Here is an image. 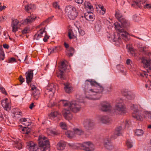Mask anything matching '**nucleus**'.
Wrapping results in <instances>:
<instances>
[{"label": "nucleus", "instance_id": "f257e3e1", "mask_svg": "<svg viewBox=\"0 0 151 151\" xmlns=\"http://www.w3.org/2000/svg\"><path fill=\"white\" fill-rule=\"evenodd\" d=\"M118 21L121 23V25L118 22H115L114 24L116 30L119 32V35L117 36V37H114V41L116 43L117 45H119L122 43L120 37H122L123 40L126 42L128 41L130 39L129 35L124 29V28L129 26V22L124 17L119 19Z\"/></svg>", "mask_w": 151, "mask_h": 151}, {"label": "nucleus", "instance_id": "f03ea898", "mask_svg": "<svg viewBox=\"0 0 151 151\" xmlns=\"http://www.w3.org/2000/svg\"><path fill=\"white\" fill-rule=\"evenodd\" d=\"M90 85L86 84L85 87V97L89 99L95 100L99 99L104 91V88L99 84L95 88L91 89Z\"/></svg>", "mask_w": 151, "mask_h": 151}, {"label": "nucleus", "instance_id": "7ed1b4c3", "mask_svg": "<svg viewBox=\"0 0 151 151\" xmlns=\"http://www.w3.org/2000/svg\"><path fill=\"white\" fill-rule=\"evenodd\" d=\"M65 15L70 20L76 19L78 14L76 8L70 5H68L65 7Z\"/></svg>", "mask_w": 151, "mask_h": 151}, {"label": "nucleus", "instance_id": "20e7f679", "mask_svg": "<svg viewBox=\"0 0 151 151\" xmlns=\"http://www.w3.org/2000/svg\"><path fill=\"white\" fill-rule=\"evenodd\" d=\"M38 144L41 151H50L49 142L46 137L39 136L38 139Z\"/></svg>", "mask_w": 151, "mask_h": 151}, {"label": "nucleus", "instance_id": "39448f33", "mask_svg": "<svg viewBox=\"0 0 151 151\" xmlns=\"http://www.w3.org/2000/svg\"><path fill=\"white\" fill-rule=\"evenodd\" d=\"M131 108L134 111L132 114V117L138 120L142 121L143 119V112L138 109V106L132 104L131 106Z\"/></svg>", "mask_w": 151, "mask_h": 151}, {"label": "nucleus", "instance_id": "423d86ee", "mask_svg": "<svg viewBox=\"0 0 151 151\" xmlns=\"http://www.w3.org/2000/svg\"><path fill=\"white\" fill-rule=\"evenodd\" d=\"M79 145L81 149L86 151H93L95 150L94 145L90 142H84Z\"/></svg>", "mask_w": 151, "mask_h": 151}, {"label": "nucleus", "instance_id": "0eeeda50", "mask_svg": "<svg viewBox=\"0 0 151 151\" xmlns=\"http://www.w3.org/2000/svg\"><path fill=\"white\" fill-rule=\"evenodd\" d=\"M147 58L142 57L140 58L142 63L143 64L145 67L149 68L151 70V52H149L147 54Z\"/></svg>", "mask_w": 151, "mask_h": 151}, {"label": "nucleus", "instance_id": "6e6552de", "mask_svg": "<svg viewBox=\"0 0 151 151\" xmlns=\"http://www.w3.org/2000/svg\"><path fill=\"white\" fill-rule=\"evenodd\" d=\"M67 66L65 63L64 61H62L61 63V65L59 67V69L60 73L58 74L57 76L60 78L62 80H65L66 79V77L64 75V71H65L67 69Z\"/></svg>", "mask_w": 151, "mask_h": 151}, {"label": "nucleus", "instance_id": "1a4fd4ad", "mask_svg": "<svg viewBox=\"0 0 151 151\" xmlns=\"http://www.w3.org/2000/svg\"><path fill=\"white\" fill-rule=\"evenodd\" d=\"M69 107L72 111L75 113L80 111L81 109L80 103L76 101H71Z\"/></svg>", "mask_w": 151, "mask_h": 151}, {"label": "nucleus", "instance_id": "9d476101", "mask_svg": "<svg viewBox=\"0 0 151 151\" xmlns=\"http://www.w3.org/2000/svg\"><path fill=\"white\" fill-rule=\"evenodd\" d=\"M84 127L86 129H91L94 127L95 123L93 121L90 119H87L83 122Z\"/></svg>", "mask_w": 151, "mask_h": 151}, {"label": "nucleus", "instance_id": "9b49d317", "mask_svg": "<svg viewBox=\"0 0 151 151\" xmlns=\"http://www.w3.org/2000/svg\"><path fill=\"white\" fill-rule=\"evenodd\" d=\"M26 147L30 151H37L38 149L37 145L32 141L27 142Z\"/></svg>", "mask_w": 151, "mask_h": 151}, {"label": "nucleus", "instance_id": "f8f14e48", "mask_svg": "<svg viewBox=\"0 0 151 151\" xmlns=\"http://www.w3.org/2000/svg\"><path fill=\"white\" fill-rule=\"evenodd\" d=\"M99 120L102 123L109 124L111 123V119L107 116L101 115L99 117Z\"/></svg>", "mask_w": 151, "mask_h": 151}, {"label": "nucleus", "instance_id": "ddd939ff", "mask_svg": "<svg viewBox=\"0 0 151 151\" xmlns=\"http://www.w3.org/2000/svg\"><path fill=\"white\" fill-rule=\"evenodd\" d=\"M52 87H49L45 91V94L47 95L50 99H51L53 97L54 93L56 89L54 87V85Z\"/></svg>", "mask_w": 151, "mask_h": 151}, {"label": "nucleus", "instance_id": "4468645a", "mask_svg": "<svg viewBox=\"0 0 151 151\" xmlns=\"http://www.w3.org/2000/svg\"><path fill=\"white\" fill-rule=\"evenodd\" d=\"M30 86L31 87V90L33 91L32 94L35 99L37 100L40 96V92L39 90L37 89L35 86L34 85L31 84Z\"/></svg>", "mask_w": 151, "mask_h": 151}, {"label": "nucleus", "instance_id": "2eb2a0df", "mask_svg": "<svg viewBox=\"0 0 151 151\" xmlns=\"http://www.w3.org/2000/svg\"><path fill=\"white\" fill-rule=\"evenodd\" d=\"M19 22V21L17 19H12L11 26L12 27L13 32H15L18 30V29L20 26Z\"/></svg>", "mask_w": 151, "mask_h": 151}, {"label": "nucleus", "instance_id": "dca6fc26", "mask_svg": "<svg viewBox=\"0 0 151 151\" xmlns=\"http://www.w3.org/2000/svg\"><path fill=\"white\" fill-rule=\"evenodd\" d=\"M62 112V114L65 119L70 120L72 119L73 115L70 110L65 109Z\"/></svg>", "mask_w": 151, "mask_h": 151}, {"label": "nucleus", "instance_id": "f3484780", "mask_svg": "<svg viewBox=\"0 0 151 151\" xmlns=\"http://www.w3.org/2000/svg\"><path fill=\"white\" fill-rule=\"evenodd\" d=\"M122 95L125 96L129 100H132L135 98L134 94L130 91H128L126 90H123L122 91Z\"/></svg>", "mask_w": 151, "mask_h": 151}, {"label": "nucleus", "instance_id": "a211bd4d", "mask_svg": "<svg viewBox=\"0 0 151 151\" xmlns=\"http://www.w3.org/2000/svg\"><path fill=\"white\" fill-rule=\"evenodd\" d=\"M33 70H28L26 73V80L27 83L29 84L32 79L33 77Z\"/></svg>", "mask_w": 151, "mask_h": 151}, {"label": "nucleus", "instance_id": "6ab92c4d", "mask_svg": "<svg viewBox=\"0 0 151 151\" xmlns=\"http://www.w3.org/2000/svg\"><path fill=\"white\" fill-rule=\"evenodd\" d=\"M36 18V17L33 14H31L29 16H28L27 18L24 20L23 24H27L28 23H31L35 21Z\"/></svg>", "mask_w": 151, "mask_h": 151}, {"label": "nucleus", "instance_id": "aec40b11", "mask_svg": "<svg viewBox=\"0 0 151 151\" xmlns=\"http://www.w3.org/2000/svg\"><path fill=\"white\" fill-rule=\"evenodd\" d=\"M115 108L120 114L125 113V107L122 103L117 104L115 105Z\"/></svg>", "mask_w": 151, "mask_h": 151}, {"label": "nucleus", "instance_id": "412c9836", "mask_svg": "<svg viewBox=\"0 0 151 151\" xmlns=\"http://www.w3.org/2000/svg\"><path fill=\"white\" fill-rule=\"evenodd\" d=\"M122 127L119 126L116 127L114 132V134L111 137L112 139H115L117 137L119 136L121 134Z\"/></svg>", "mask_w": 151, "mask_h": 151}, {"label": "nucleus", "instance_id": "4be33fe9", "mask_svg": "<svg viewBox=\"0 0 151 151\" xmlns=\"http://www.w3.org/2000/svg\"><path fill=\"white\" fill-rule=\"evenodd\" d=\"M45 28L41 29L39 30L37 33L34 35V39L37 40H39L42 36V35L45 32Z\"/></svg>", "mask_w": 151, "mask_h": 151}, {"label": "nucleus", "instance_id": "5701e85b", "mask_svg": "<svg viewBox=\"0 0 151 151\" xmlns=\"http://www.w3.org/2000/svg\"><path fill=\"white\" fill-rule=\"evenodd\" d=\"M110 105L108 103L101 104V110L103 111H107L111 109Z\"/></svg>", "mask_w": 151, "mask_h": 151}, {"label": "nucleus", "instance_id": "b1692460", "mask_svg": "<svg viewBox=\"0 0 151 151\" xmlns=\"http://www.w3.org/2000/svg\"><path fill=\"white\" fill-rule=\"evenodd\" d=\"M20 121L26 127H28L30 124V120L29 119L22 118L20 119Z\"/></svg>", "mask_w": 151, "mask_h": 151}, {"label": "nucleus", "instance_id": "393cba45", "mask_svg": "<svg viewBox=\"0 0 151 151\" xmlns=\"http://www.w3.org/2000/svg\"><path fill=\"white\" fill-rule=\"evenodd\" d=\"M77 33L76 30H69L68 32V36L70 39H75L76 38Z\"/></svg>", "mask_w": 151, "mask_h": 151}, {"label": "nucleus", "instance_id": "a878e982", "mask_svg": "<svg viewBox=\"0 0 151 151\" xmlns=\"http://www.w3.org/2000/svg\"><path fill=\"white\" fill-rule=\"evenodd\" d=\"M65 146L66 144L65 142L60 141L58 143L56 147L58 150H63L65 149Z\"/></svg>", "mask_w": 151, "mask_h": 151}, {"label": "nucleus", "instance_id": "bb28decb", "mask_svg": "<svg viewBox=\"0 0 151 151\" xmlns=\"http://www.w3.org/2000/svg\"><path fill=\"white\" fill-rule=\"evenodd\" d=\"M34 8V5L32 4H28L25 6V10L28 13H30L32 11Z\"/></svg>", "mask_w": 151, "mask_h": 151}, {"label": "nucleus", "instance_id": "cd10ccee", "mask_svg": "<svg viewBox=\"0 0 151 151\" xmlns=\"http://www.w3.org/2000/svg\"><path fill=\"white\" fill-rule=\"evenodd\" d=\"M65 86L64 88L65 92L67 93H70L72 90V88L71 86L68 83H64Z\"/></svg>", "mask_w": 151, "mask_h": 151}, {"label": "nucleus", "instance_id": "c85d7f7f", "mask_svg": "<svg viewBox=\"0 0 151 151\" xmlns=\"http://www.w3.org/2000/svg\"><path fill=\"white\" fill-rule=\"evenodd\" d=\"M73 131L74 134L78 135H82L84 134V132L81 129L78 128H74Z\"/></svg>", "mask_w": 151, "mask_h": 151}, {"label": "nucleus", "instance_id": "c756f323", "mask_svg": "<svg viewBox=\"0 0 151 151\" xmlns=\"http://www.w3.org/2000/svg\"><path fill=\"white\" fill-rule=\"evenodd\" d=\"M1 104L2 106L4 108L5 110L7 111H9L11 107L9 103H7L6 101H2Z\"/></svg>", "mask_w": 151, "mask_h": 151}, {"label": "nucleus", "instance_id": "7c9ffc66", "mask_svg": "<svg viewBox=\"0 0 151 151\" xmlns=\"http://www.w3.org/2000/svg\"><path fill=\"white\" fill-rule=\"evenodd\" d=\"M85 17L86 19L88 21H93L94 19V16L92 14L88 13L85 14Z\"/></svg>", "mask_w": 151, "mask_h": 151}, {"label": "nucleus", "instance_id": "2f4dec72", "mask_svg": "<svg viewBox=\"0 0 151 151\" xmlns=\"http://www.w3.org/2000/svg\"><path fill=\"white\" fill-rule=\"evenodd\" d=\"M141 2H138L134 1L132 2L131 5L132 6L135 8H141L142 6L141 5Z\"/></svg>", "mask_w": 151, "mask_h": 151}, {"label": "nucleus", "instance_id": "473e14b6", "mask_svg": "<svg viewBox=\"0 0 151 151\" xmlns=\"http://www.w3.org/2000/svg\"><path fill=\"white\" fill-rule=\"evenodd\" d=\"M65 134L68 137L71 138L75 136L74 132L68 131L65 132Z\"/></svg>", "mask_w": 151, "mask_h": 151}, {"label": "nucleus", "instance_id": "72a5a7b5", "mask_svg": "<svg viewBox=\"0 0 151 151\" xmlns=\"http://www.w3.org/2000/svg\"><path fill=\"white\" fill-rule=\"evenodd\" d=\"M104 144L105 147L107 149L109 150H111L113 149V147L110 145V142L109 140H107L106 142L105 141Z\"/></svg>", "mask_w": 151, "mask_h": 151}, {"label": "nucleus", "instance_id": "f704fd0d", "mask_svg": "<svg viewBox=\"0 0 151 151\" xmlns=\"http://www.w3.org/2000/svg\"><path fill=\"white\" fill-rule=\"evenodd\" d=\"M84 5L86 8H88L91 11H93V6L89 2L85 1L84 3Z\"/></svg>", "mask_w": 151, "mask_h": 151}, {"label": "nucleus", "instance_id": "c9c22d12", "mask_svg": "<svg viewBox=\"0 0 151 151\" xmlns=\"http://www.w3.org/2000/svg\"><path fill=\"white\" fill-rule=\"evenodd\" d=\"M115 16L118 21L119 19H121L123 17L122 14L120 13V11L119 10L116 11L115 14Z\"/></svg>", "mask_w": 151, "mask_h": 151}, {"label": "nucleus", "instance_id": "e433bc0d", "mask_svg": "<svg viewBox=\"0 0 151 151\" xmlns=\"http://www.w3.org/2000/svg\"><path fill=\"white\" fill-rule=\"evenodd\" d=\"M4 116H3L1 112L0 113V122L6 121L8 120V116L5 114Z\"/></svg>", "mask_w": 151, "mask_h": 151}, {"label": "nucleus", "instance_id": "4c0bfd02", "mask_svg": "<svg viewBox=\"0 0 151 151\" xmlns=\"http://www.w3.org/2000/svg\"><path fill=\"white\" fill-rule=\"evenodd\" d=\"M88 82H89L91 86H94V88H95L99 84L97 83L95 81H93L92 80L89 81L88 80H86Z\"/></svg>", "mask_w": 151, "mask_h": 151}, {"label": "nucleus", "instance_id": "58836bf2", "mask_svg": "<svg viewBox=\"0 0 151 151\" xmlns=\"http://www.w3.org/2000/svg\"><path fill=\"white\" fill-rule=\"evenodd\" d=\"M135 134L137 136L142 135L143 134V131L141 129H137L135 131Z\"/></svg>", "mask_w": 151, "mask_h": 151}, {"label": "nucleus", "instance_id": "ea45409f", "mask_svg": "<svg viewBox=\"0 0 151 151\" xmlns=\"http://www.w3.org/2000/svg\"><path fill=\"white\" fill-rule=\"evenodd\" d=\"M126 145L127 148H129L132 147L133 145L132 141L129 139H127L126 142Z\"/></svg>", "mask_w": 151, "mask_h": 151}, {"label": "nucleus", "instance_id": "a19ab883", "mask_svg": "<svg viewBox=\"0 0 151 151\" xmlns=\"http://www.w3.org/2000/svg\"><path fill=\"white\" fill-rule=\"evenodd\" d=\"M5 58V55L4 51L2 49H0V60H3Z\"/></svg>", "mask_w": 151, "mask_h": 151}, {"label": "nucleus", "instance_id": "79ce46f5", "mask_svg": "<svg viewBox=\"0 0 151 151\" xmlns=\"http://www.w3.org/2000/svg\"><path fill=\"white\" fill-rule=\"evenodd\" d=\"M49 52L50 53H53L57 52V47H52L51 48H49L48 49Z\"/></svg>", "mask_w": 151, "mask_h": 151}, {"label": "nucleus", "instance_id": "37998d69", "mask_svg": "<svg viewBox=\"0 0 151 151\" xmlns=\"http://www.w3.org/2000/svg\"><path fill=\"white\" fill-rule=\"evenodd\" d=\"M22 144L21 143L17 142L14 145V147H16L18 149H20L22 148Z\"/></svg>", "mask_w": 151, "mask_h": 151}, {"label": "nucleus", "instance_id": "c03bdc74", "mask_svg": "<svg viewBox=\"0 0 151 151\" xmlns=\"http://www.w3.org/2000/svg\"><path fill=\"white\" fill-rule=\"evenodd\" d=\"M61 128L64 129H66L67 128V126L66 123L64 122H61L60 124Z\"/></svg>", "mask_w": 151, "mask_h": 151}, {"label": "nucleus", "instance_id": "a18cd8bd", "mask_svg": "<svg viewBox=\"0 0 151 151\" xmlns=\"http://www.w3.org/2000/svg\"><path fill=\"white\" fill-rule=\"evenodd\" d=\"M60 103H62V104L64 106H67L69 104L68 101L65 100H61Z\"/></svg>", "mask_w": 151, "mask_h": 151}, {"label": "nucleus", "instance_id": "49530a36", "mask_svg": "<svg viewBox=\"0 0 151 151\" xmlns=\"http://www.w3.org/2000/svg\"><path fill=\"white\" fill-rule=\"evenodd\" d=\"M59 113L58 111H55L53 112H52L51 113V115L53 117H56L58 115H59Z\"/></svg>", "mask_w": 151, "mask_h": 151}, {"label": "nucleus", "instance_id": "de8ad7c7", "mask_svg": "<svg viewBox=\"0 0 151 151\" xmlns=\"http://www.w3.org/2000/svg\"><path fill=\"white\" fill-rule=\"evenodd\" d=\"M69 51L70 53L69 55V56H72L74 52V49L72 47H70L69 49Z\"/></svg>", "mask_w": 151, "mask_h": 151}, {"label": "nucleus", "instance_id": "09e8293b", "mask_svg": "<svg viewBox=\"0 0 151 151\" xmlns=\"http://www.w3.org/2000/svg\"><path fill=\"white\" fill-rule=\"evenodd\" d=\"M133 19L134 21L136 22H138L140 20V19L139 17L138 16H137L136 15H134L133 17Z\"/></svg>", "mask_w": 151, "mask_h": 151}, {"label": "nucleus", "instance_id": "8fccbe9b", "mask_svg": "<svg viewBox=\"0 0 151 151\" xmlns=\"http://www.w3.org/2000/svg\"><path fill=\"white\" fill-rule=\"evenodd\" d=\"M53 6L55 9H60V6L57 2H55L53 4Z\"/></svg>", "mask_w": 151, "mask_h": 151}, {"label": "nucleus", "instance_id": "3c124183", "mask_svg": "<svg viewBox=\"0 0 151 151\" xmlns=\"http://www.w3.org/2000/svg\"><path fill=\"white\" fill-rule=\"evenodd\" d=\"M144 7L145 9H151V4H146L144 5Z\"/></svg>", "mask_w": 151, "mask_h": 151}, {"label": "nucleus", "instance_id": "603ef678", "mask_svg": "<svg viewBox=\"0 0 151 151\" xmlns=\"http://www.w3.org/2000/svg\"><path fill=\"white\" fill-rule=\"evenodd\" d=\"M80 34L81 35H83L85 34V32L81 29H78Z\"/></svg>", "mask_w": 151, "mask_h": 151}, {"label": "nucleus", "instance_id": "864d4df0", "mask_svg": "<svg viewBox=\"0 0 151 151\" xmlns=\"http://www.w3.org/2000/svg\"><path fill=\"white\" fill-rule=\"evenodd\" d=\"M55 105V104L54 102H51L50 101L48 105L49 107H52L54 106Z\"/></svg>", "mask_w": 151, "mask_h": 151}, {"label": "nucleus", "instance_id": "5fc2aeb1", "mask_svg": "<svg viewBox=\"0 0 151 151\" xmlns=\"http://www.w3.org/2000/svg\"><path fill=\"white\" fill-rule=\"evenodd\" d=\"M28 29L27 27H25L22 31L23 34H25L28 33Z\"/></svg>", "mask_w": 151, "mask_h": 151}, {"label": "nucleus", "instance_id": "6e6d98bb", "mask_svg": "<svg viewBox=\"0 0 151 151\" xmlns=\"http://www.w3.org/2000/svg\"><path fill=\"white\" fill-rule=\"evenodd\" d=\"M107 92H110L112 90V87L111 86H110L107 87Z\"/></svg>", "mask_w": 151, "mask_h": 151}, {"label": "nucleus", "instance_id": "4d7b16f0", "mask_svg": "<svg viewBox=\"0 0 151 151\" xmlns=\"http://www.w3.org/2000/svg\"><path fill=\"white\" fill-rule=\"evenodd\" d=\"M0 89L1 90V92L4 94L5 95H7V93L5 89L3 87H1L0 88Z\"/></svg>", "mask_w": 151, "mask_h": 151}, {"label": "nucleus", "instance_id": "13d9d810", "mask_svg": "<svg viewBox=\"0 0 151 151\" xmlns=\"http://www.w3.org/2000/svg\"><path fill=\"white\" fill-rule=\"evenodd\" d=\"M16 59L14 58H12L9 60V63H13L16 61Z\"/></svg>", "mask_w": 151, "mask_h": 151}, {"label": "nucleus", "instance_id": "bf43d9fd", "mask_svg": "<svg viewBox=\"0 0 151 151\" xmlns=\"http://www.w3.org/2000/svg\"><path fill=\"white\" fill-rule=\"evenodd\" d=\"M147 75L148 74L145 72H143L140 74V76L143 77L145 76L146 77H147Z\"/></svg>", "mask_w": 151, "mask_h": 151}, {"label": "nucleus", "instance_id": "052dcab7", "mask_svg": "<svg viewBox=\"0 0 151 151\" xmlns=\"http://www.w3.org/2000/svg\"><path fill=\"white\" fill-rule=\"evenodd\" d=\"M51 19H52L51 17H49L44 22H43L41 23L40 25H44V23H45V22H48L49 20L50 21Z\"/></svg>", "mask_w": 151, "mask_h": 151}, {"label": "nucleus", "instance_id": "680f3d73", "mask_svg": "<svg viewBox=\"0 0 151 151\" xmlns=\"http://www.w3.org/2000/svg\"><path fill=\"white\" fill-rule=\"evenodd\" d=\"M147 48L146 47H141L140 48V50L141 51H142L145 52L147 50H146Z\"/></svg>", "mask_w": 151, "mask_h": 151}, {"label": "nucleus", "instance_id": "e2e57ef3", "mask_svg": "<svg viewBox=\"0 0 151 151\" xmlns=\"http://www.w3.org/2000/svg\"><path fill=\"white\" fill-rule=\"evenodd\" d=\"M24 79L22 77V76H19V81L21 83H23L24 82Z\"/></svg>", "mask_w": 151, "mask_h": 151}, {"label": "nucleus", "instance_id": "0e129e2a", "mask_svg": "<svg viewBox=\"0 0 151 151\" xmlns=\"http://www.w3.org/2000/svg\"><path fill=\"white\" fill-rule=\"evenodd\" d=\"M76 2L79 4H81L82 3L83 0H75Z\"/></svg>", "mask_w": 151, "mask_h": 151}, {"label": "nucleus", "instance_id": "69168bd1", "mask_svg": "<svg viewBox=\"0 0 151 151\" xmlns=\"http://www.w3.org/2000/svg\"><path fill=\"white\" fill-rule=\"evenodd\" d=\"M31 132V129L27 127V130H26V132H25V134H28L30 133Z\"/></svg>", "mask_w": 151, "mask_h": 151}, {"label": "nucleus", "instance_id": "338daca9", "mask_svg": "<svg viewBox=\"0 0 151 151\" xmlns=\"http://www.w3.org/2000/svg\"><path fill=\"white\" fill-rule=\"evenodd\" d=\"M5 20V19L3 16L0 17V23L3 22Z\"/></svg>", "mask_w": 151, "mask_h": 151}, {"label": "nucleus", "instance_id": "774afa93", "mask_svg": "<svg viewBox=\"0 0 151 151\" xmlns=\"http://www.w3.org/2000/svg\"><path fill=\"white\" fill-rule=\"evenodd\" d=\"M147 117L151 119V112H147Z\"/></svg>", "mask_w": 151, "mask_h": 151}]
</instances>
